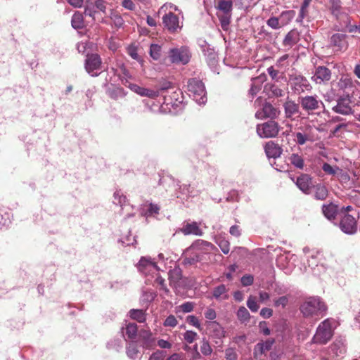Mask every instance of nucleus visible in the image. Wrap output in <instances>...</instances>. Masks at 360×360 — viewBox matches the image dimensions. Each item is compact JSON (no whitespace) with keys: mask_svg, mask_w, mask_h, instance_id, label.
Segmentation results:
<instances>
[{"mask_svg":"<svg viewBox=\"0 0 360 360\" xmlns=\"http://www.w3.org/2000/svg\"><path fill=\"white\" fill-rule=\"evenodd\" d=\"M169 281L171 283L179 281L181 278L180 269H173L172 271H169Z\"/></svg>","mask_w":360,"mask_h":360,"instance_id":"53","label":"nucleus"},{"mask_svg":"<svg viewBox=\"0 0 360 360\" xmlns=\"http://www.w3.org/2000/svg\"><path fill=\"white\" fill-rule=\"evenodd\" d=\"M101 58L96 53L89 54L85 60V69L91 76H98L101 70Z\"/></svg>","mask_w":360,"mask_h":360,"instance_id":"12","label":"nucleus"},{"mask_svg":"<svg viewBox=\"0 0 360 360\" xmlns=\"http://www.w3.org/2000/svg\"><path fill=\"white\" fill-rule=\"evenodd\" d=\"M162 23L169 33L179 32L182 28L179 17L172 11H169L163 15Z\"/></svg>","mask_w":360,"mask_h":360,"instance_id":"11","label":"nucleus"},{"mask_svg":"<svg viewBox=\"0 0 360 360\" xmlns=\"http://www.w3.org/2000/svg\"><path fill=\"white\" fill-rule=\"evenodd\" d=\"M218 17L223 30H227L231 22V14H221L219 15Z\"/></svg>","mask_w":360,"mask_h":360,"instance_id":"45","label":"nucleus"},{"mask_svg":"<svg viewBox=\"0 0 360 360\" xmlns=\"http://www.w3.org/2000/svg\"><path fill=\"white\" fill-rule=\"evenodd\" d=\"M72 26L75 29H82L84 26V17L82 13L76 11L71 20Z\"/></svg>","mask_w":360,"mask_h":360,"instance_id":"34","label":"nucleus"},{"mask_svg":"<svg viewBox=\"0 0 360 360\" xmlns=\"http://www.w3.org/2000/svg\"><path fill=\"white\" fill-rule=\"evenodd\" d=\"M129 316L132 319L136 320L139 323L145 321V314L142 309H131L129 311Z\"/></svg>","mask_w":360,"mask_h":360,"instance_id":"40","label":"nucleus"},{"mask_svg":"<svg viewBox=\"0 0 360 360\" xmlns=\"http://www.w3.org/2000/svg\"><path fill=\"white\" fill-rule=\"evenodd\" d=\"M148 360H163V354L161 351H157L153 353Z\"/></svg>","mask_w":360,"mask_h":360,"instance_id":"64","label":"nucleus"},{"mask_svg":"<svg viewBox=\"0 0 360 360\" xmlns=\"http://www.w3.org/2000/svg\"><path fill=\"white\" fill-rule=\"evenodd\" d=\"M240 281L243 286H250L254 282V277L250 274H246L241 278Z\"/></svg>","mask_w":360,"mask_h":360,"instance_id":"56","label":"nucleus"},{"mask_svg":"<svg viewBox=\"0 0 360 360\" xmlns=\"http://www.w3.org/2000/svg\"><path fill=\"white\" fill-rule=\"evenodd\" d=\"M139 335V338L143 341L144 347L148 348L153 345L154 340L152 338V333L149 330H140Z\"/></svg>","mask_w":360,"mask_h":360,"instance_id":"28","label":"nucleus"},{"mask_svg":"<svg viewBox=\"0 0 360 360\" xmlns=\"http://www.w3.org/2000/svg\"><path fill=\"white\" fill-rule=\"evenodd\" d=\"M124 85L126 86H127L128 88H129L132 91H134L136 94L141 96V93L142 91L143 87L139 86V85H137L136 84H132V83L128 82L127 81H126V82L124 83Z\"/></svg>","mask_w":360,"mask_h":360,"instance_id":"59","label":"nucleus"},{"mask_svg":"<svg viewBox=\"0 0 360 360\" xmlns=\"http://www.w3.org/2000/svg\"><path fill=\"white\" fill-rule=\"evenodd\" d=\"M178 324V321L174 316L169 315L164 321L165 326L175 327Z\"/></svg>","mask_w":360,"mask_h":360,"instance_id":"57","label":"nucleus"},{"mask_svg":"<svg viewBox=\"0 0 360 360\" xmlns=\"http://www.w3.org/2000/svg\"><path fill=\"white\" fill-rule=\"evenodd\" d=\"M265 153L269 158H277L281 156L283 149L274 141H269L264 146Z\"/></svg>","mask_w":360,"mask_h":360,"instance_id":"23","label":"nucleus"},{"mask_svg":"<svg viewBox=\"0 0 360 360\" xmlns=\"http://www.w3.org/2000/svg\"><path fill=\"white\" fill-rule=\"evenodd\" d=\"M127 202V198L120 191H116L114 193V200L113 202L115 205H119L120 207H123Z\"/></svg>","mask_w":360,"mask_h":360,"instance_id":"43","label":"nucleus"},{"mask_svg":"<svg viewBox=\"0 0 360 360\" xmlns=\"http://www.w3.org/2000/svg\"><path fill=\"white\" fill-rule=\"evenodd\" d=\"M345 340L336 339L328 349V360H338L346 354Z\"/></svg>","mask_w":360,"mask_h":360,"instance_id":"9","label":"nucleus"},{"mask_svg":"<svg viewBox=\"0 0 360 360\" xmlns=\"http://www.w3.org/2000/svg\"><path fill=\"white\" fill-rule=\"evenodd\" d=\"M322 212L324 216L328 219H334L337 213V206L333 203L323 205Z\"/></svg>","mask_w":360,"mask_h":360,"instance_id":"33","label":"nucleus"},{"mask_svg":"<svg viewBox=\"0 0 360 360\" xmlns=\"http://www.w3.org/2000/svg\"><path fill=\"white\" fill-rule=\"evenodd\" d=\"M210 326L212 328H213L214 332L215 333V335L218 338H221L224 336V330L222 327L217 322H212Z\"/></svg>","mask_w":360,"mask_h":360,"instance_id":"50","label":"nucleus"},{"mask_svg":"<svg viewBox=\"0 0 360 360\" xmlns=\"http://www.w3.org/2000/svg\"><path fill=\"white\" fill-rule=\"evenodd\" d=\"M314 188V197L319 200H324L328 195V191L326 186L318 184L313 186Z\"/></svg>","mask_w":360,"mask_h":360,"instance_id":"27","label":"nucleus"},{"mask_svg":"<svg viewBox=\"0 0 360 360\" xmlns=\"http://www.w3.org/2000/svg\"><path fill=\"white\" fill-rule=\"evenodd\" d=\"M264 90L270 98L283 97L285 94L283 89L275 84H266Z\"/></svg>","mask_w":360,"mask_h":360,"instance_id":"25","label":"nucleus"},{"mask_svg":"<svg viewBox=\"0 0 360 360\" xmlns=\"http://www.w3.org/2000/svg\"><path fill=\"white\" fill-rule=\"evenodd\" d=\"M296 185L304 193L309 194L313 186L312 179L309 174H302L297 177Z\"/></svg>","mask_w":360,"mask_h":360,"instance_id":"20","label":"nucleus"},{"mask_svg":"<svg viewBox=\"0 0 360 360\" xmlns=\"http://www.w3.org/2000/svg\"><path fill=\"white\" fill-rule=\"evenodd\" d=\"M347 37H348L346 34L335 33L331 36L330 44L335 49V51L344 52L349 46V44L347 40Z\"/></svg>","mask_w":360,"mask_h":360,"instance_id":"15","label":"nucleus"},{"mask_svg":"<svg viewBox=\"0 0 360 360\" xmlns=\"http://www.w3.org/2000/svg\"><path fill=\"white\" fill-rule=\"evenodd\" d=\"M188 252H190V251ZM191 252L193 254V255H190L189 257L186 256L184 259V263L185 264L193 265L202 259V256L200 255V253L194 251H191Z\"/></svg>","mask_w":360,"mask_h":360,"instance_id":"37","label":"nucleus"},{"mask_svg":"<svg viewBox=\"0 0 360 360\" xmlns=\"http://www.w3.org/2000/svg\"><path fill=\"white\" fill-rule=\"evenodd\" d=\"M225 358L226 360H237L238 354L233 348H228L225 351Z\"/></svg>","mask_w":360,"mask_h":360,"instance_id":"54","label":"nucleus"},{"mask_svg":"<svg viewBox=\"0 0 360 360\" xmlns=\"http://www.w3.org/2000/svg\"><path fill=\"white\" fill-rule=\"evenodd\" d=\"M335 321L333 319H326L319 323L311 342L318 345H326L333 336Z\"/></svg>","mask_w":360,"mask_h":360,"instance_id":"1","label":"nucleus"},{"mask_svg":"<svg viewBox=\"0 0 360 360\" xmlns=\"http://www.w3.org/2000/svg\"><path fill=\"white\" fill-rule=\"evenodd\" d=\"M127 354L129 358L136 359L138 357L139 350L136 344L134 342H131L127 347Z\"/></svg>","mask_w":360,"mask_h":360,"instance_id":"38","label":"nucleus"},{"mask_svg":"<svg viewBox=\"0 0 360 360\" xmlns=\"http://www.w3.org/2000/svg\"><path fill=\"white\" fill-rule=\"evenodd\" d=\"M274 343V339H269L264 342L257 343L254 348V357L259 358L262 354L269 351Z\"/></svg>","mask_w":360,"mask_h":360,"instance_id":"22","label":"nucleus"},{"mask_svg":"<svg viewBox=\"0 0 360 360\" xmlns=\"http://www.w3.org/2000/svg\"><path fill=\"white\" fill-rule=\"evenodd\" d=\"M257 108L255 112V117L259 120L269 118L271 120L276 119L281 113L279 109L275 108L270 103L266 102L262 97H258L254 103Z\"/></svg>","mask_w":360,"mask_h":360,"instance_id":"3","label":"nucleus"},{"mask_svg":"<svg viewBox=\"0 0 360 360\" xmlns=\"http://www.w3.org/2000/svg\"><path fill=\"white\" fill-rule=\"evenodd\" d=\"M138 269L146 275L154 274L159 271L156 263L153 262L150 257H145L141 258L138 264Z\"/></svg>","mask_w":360,"mask_h":360,"instance_id":"18","label":"nucleus"},{"mask_svg":"<svg viewBox=\"0 0 360 360\" xmlns=\"http://www.w3.org/2000/svg\"><path fill=\"white\" fill-rule=\"evenodd\" d=\"M330 11L333 15L338 18L340 15L346 13L342 8L340 0H330Z\"/></svg>","mask_w":360,"mask_h":360,"instance_id":"31","label":"nucleus"},{"mask_svg":"<svg viewBox=\"0 0 360 360\" xmlns=\"http://www.w3.org/2000/svg\"><path fill=\"white\" fill-rule=\"evenodd\" d=\"M188 91L189 96L198 104H204L207 101L204 84L195 78H192L188 82Z\"/></svg>","mask_w":360,"mask_h":360,"instance_id":"5","label":"nucleus"},{"mask_svg":"<svg viewBox=\"0 0 360 360\" xmlns=\"http://www.w3.org/2000/svg\"><path fill=\"white\" fill-rule=\"evenodd\" d=\"M280 129L281 127L278 123L274 120H270L257 126V133L261 138L276 137L278 134Z\"/></svg>","mask_w":360,"mask_h":360,"instance_id":"8","label":"nucleus"},{"mask_svg":"<svg viewBox=\"0 0 360 360\" xmlns=\"http://www.w3.org/2000/svg\"><path fill=\"white\" fill-rule=\"evenodd\" d=\"M300 131L295 133V141L300 145L303 146L307 142H314L317 140V129L311 125H306L299 128Z\"/></svg>","mask_w":360,"mask_h":360,"instance_id":"6","label":"nucleus"},{"mask_svg":"<svg viewBox=\"0 0 360 360\" xmlns=\"http://www.w3.org/2000/svg\"><path fill=\"white\" fill-rule=\"evenodd\" d=\"M180 231L186 236L195 235L201 236L203 234V231L195 221L191 223L185 222L180 229Z\"/></svg>","mask_w":360,"mask_h":360,"instance_id":"21","label":"nucleus"},{"mask_svg":"<svg viewBox=\"0 0 360 360\" xmlns=\"http://www.w3.org/2000/svg\"><path fill=\"white\" fill-rule=\"evenodd\" d=\"M161 52L162 48L160 45L156 44H152L150 45L149 54L153 60H159L161 56Z\"/></svg>","mask_w":360,"mask_h":360,"instance_id":"39","label":"nucleus"},{"mask_svg":"<svg viewBox=\"0 0 360 360\" xmlns=\"http://www.w3.org/2000/svg\"><path fill=\"white\" fill-rule=\"evenodd\" d=\"M184 313H188L193 311L194 304L191 302H186L179 307Z\"/></svg>","mask_w":360,"mask_h":360,"instance_id":"58","label":"nucleus"},{"mask_svg":"<svg viewBox=\"0 0 360 360\" xmlns=\"http://www.w3.org/2000/svg\"><path fill=\"white\" fill-rule=\"evenodd\" d=\"M200 352L205 356H209L212 353V348L205 338H203L201 341Z\"/></svg>","mask_w":360,"mask_h":360,"instance_id":"44","label":"nucleus"},{"mask_svg":"<svg viewBox=\"0 0 360 360\" xmlns=\"http://www.w3.org/2000/svg\"><path fill=\"white\" fill-rule=\"evenodd\" d=\"M111 20H112L113 24L117 27H121L124 24V20L122 16L117 13H113L110 16Z\"/></svg>","mask_w":360,"mask_h":360,"instance_id":"52","label":"nucleus"},{"mask_svg":"<svg viewBox=\"0 0 360 360\" xmlns=\"http://www.w3.org/2000/svg\"><path fill=\"white\" fill-rule=\"evenodd\" d=\"M160 95L159 91H155L149 89H146L143 87L142 91L141 93V96H146L150 98H155Z\"/></svg>","mask_w":360,"mask_h":360,"instance_id":"48","label":"nucleus"},{"mask_svg":"<svg viewBox=\"0 0 360 360\" xmlns=\"http://www.w3.org/2000/svg\"><path fill=\"white\" fill-rule=\"evenodd\" d=\"M298 102L302 109L308 115H312L320 110L326 112L325 105L317 95L300 96Z\"/></svg>","mask_w":360,"mask_h":360,"instance_id":"4","label":"nucleus"},{"mask_svg":"<svg viewBox=\"0 0 360 360\" xmlns=\"http://www.w3.org/2000/svg\"><path fill=\"white\" fill-rule=\"evenodd\" d=\"M168 56L172 63L187 64L191 59V53L186 46L170 49Z\"/></svg>","mask_w":360,"mask_h":360,"instance_id":"7","label":"nucleus"},{"mask_svg":"<svg viewBox=\"0 0 360 360\" xmlns=\"http://www.w3.org/2000/svg\"><path fill=\"white\" fill-rule=\"evenodd\" d=\"M155 282L160 285L161 289H162L166 293H168L169 292V289L167 288L165 285V279L161 277L160 276H158L156 279Z\"/></svg>","mask_w":360,"mask_h":360,"instance_id":"62","label":"nucleus"},{"mask_svg":"<svg viewBox=\"0 0 360 360\" xmlns=\"http://www.w3.org/2000/svg\"><path fill=\"white\" fill-rule=\"evenodd\" d=\"M290 83L292 89L297 94H300L305 91H310L312 89L307 79L302 75L291 76Z\"/></svg>","mask_w":360,"mask_h":360,"instance_id":"10","label":"nucleus"},{"mask_svg":"<svg viewBox=\"0 0 360 360\" xmlns=\"http://www.w3.org/2000/svg\"><path fill=\"white\" fill-rule=\"evenodd\" d=\"M204 43L205 44L201 45V49L204 53L207 63L211 68H214L218 64L217 53L213 48H211L210 45L207 44L205 41Z\"/></svg>","mask_w":360,"mask_h":360,"instance_id":"19","label":"nucleus"},{"mask_svg":"<svg viewBox=\"0 0 360 360\" xmlns=\"http://www.w3.org/2000/svg\"><path fill=\"white\" fill-rule=\"evenodd\" d=\"M322 169L328 174L335 175L338 172L341 171L338 167H332L330 164L325 162L322 166Z\"/></svg>","mask_w":360,"mask_h":360,"instance_id":"46","label":"nucleus"},{"mask_svg":"<svg viewBox=\"0 0 360 360\" xmlns=\"http://www.w3.org/2000/svg\"><path fill=\"white\" fill-rule=\"evenodd\" d=\"M213 250H217V248L211 243L203 240H197L187 249L186 253H188L189 251H194L201 255Z\"/></svg>","mask_w":360,"mask_h":360,"instance_id":"16","label":"nucleus"},{"mask_svg":"<svg viewBox=\"0 0 360 360\" xmlns=\"http://www.w3.org/2000/svg\"><path fill=\"white\" fill-rule=\"evenodd\" d=\"M247 306L252 312H257L259 309V305L257 303L256 299L252 296L248 297Z\"/></svg>","mask_w":360,"mask_h":360,"instance_id":"49","label":"nucleus"},{"mask_svg":"<svg viewBox=\"0 0 360 360\" xmlns=\"http://www.w3.org/2000/svg\"><path fill=\"white\" fill-rule=\"evenodd\" d=\"M184 340L189 343H193L198 338V334L193 330H187L183 334Z\"/></svg>","mask_w":360,"mask_h":360,"instance_id":"47","label":"nucleus"},{"mask_svg":"<svg viewBox=\"0 0 360 360\" xmlns=\"http://www.w3.org/2000/svg\"><path fill=\"white\" fill-rule=\"evenodd\" d=\"M340 228L347 234L354 233L357 230L355 218L350 214H345L340 222Z\"/></svg>","mask_w":360,"mask_h":360,"instance_id":"17","label":"nucleus"},{"mask_svg":"<svg viewBox=\"0 0 360 360\" xmlns=\"http://www.w3.org/2000/svg\"><path fill=\"white\" fill-rule=\"evenodd\" d=\"M290 164L299 169H302L304 167V158L297 153H292L288 157Z\"/></svg>","mask_w":360,"mask_h":360,"instance_id":"30","label":"nucleus"},{"mask_svg":"<svg viewBox=\"0 0 360 360\" xmlns=\"http://www.w3.org/2000/svg\"><path fill=\"white\" fill-rule=\"evenodd\" d=\"M333 111L343 115H348L352 113L351 99L349 96L340 97L337 100V104L332 108Z\"/></svg>","mask_w":360,"mask_h":360,"instance_id":"13","label":"nucleus"},{"mask_svg":"<svg viewBox=\"0 0 360 360\" xmlns=\"http://www.w3.org/2000/svg\"><path fill=\"white\" fill-rule=\"evenodd\" d=\"M216 8L222 12V14H231L233 2L231 0L219 1Z\"/></svg>","mask_w":360,"mask_h":360,"instance_id":"29","label":"nucleus"},{"mask_svg":"<svg viewBox=\"0 0 360 360\" xmlns=\"http://www.w3.org/2000/svg\"><path fill=\"white\" fill-rule=\"evenodd\" d=\"M215 243L219 245L222 252L225 255L228 254L230 250V243L221 236L215 238Z\"/></svg>","mask_w":360,"mask_h":360,"instance_id":"36","label":"nucleus"},{"mask_svg":"<svg viewBox=\"0 0 360 360\" xmlns=\"http://www.w3.org/2000/svg\"><path fill=\"white\" fill-rule=\"evenodd\" d=\"M297 33L295 31H290L285 35L283 44L284 46L291 48L297 42Z\"/></svg>","mask_w":360,"mask_h":360,"instance_id":"32","label":"nucleus"},{"mask_svg":"<svg viewBox=\"0 0 360 360\" xmlns=\"http://www.w3.org/2000/svg\"><path fill=\"white\" fill-rule=\"evenodd\" d=\"M187 322L195 326V328L200 329V324L199 323V321L197 317L193 315H190L187 317Z\"/></svg>","mask_w":360,"mask_h":360,"instance_id":"60","label":"nucleus"},{"mask_svg":"<svg viewBox=\"0 0 360 360\" xmlns=\"http://www.w3.org/2000/svg\"><path fill=\"white\" fill-rule=\"evenodd\" d=\"M299 105L292 100H287L283 104L285 117L294 120L293 116L300 113Z\"/></svg>","mask_w":360,"mask_h":360,"instance_id":"24","label":"nucleus"},{"mask_svg":"<svg viewBox=\"0 0 360 360\" xmlns=\"http://www.w3.org/2000/svg\"><path fill=\"white\" fill-rule=\"evenodd\" d=\"M265 80L264 75H259L252 79L251 85L248 94L252 97L255 96L262 89V84Z\"/></svg>","mask_w":360,"mask_h":360,"instance_id":"26","label":"nucleus"},{"mask_svg":"<svg viewBox=\"0 0 360 360\" xmlns=\"http://www.w3.org/2000/svg\"><path fill=\"white\" fill-rule=\"evenodd\" d=\"M213 297L217 300H226L229 295L225 285L221 284L216 287L213 290Z\"/></svg>","mask_w":360,"mask_h":360,"instance_id":"35","label":"nucleus"},{"mask_svg":"<svg viewBox=\"0 0 360 360\" xmlns=\"http://www.w3.org/2000/svg\"><path fill=\"white\" fill-rule=\"evenodd\" d=\"M237 317L240 321L246 322L249 321L250 314L245 307H240L237 311Z\"/></svg>","mask_w":360,"mask_h":360,"instance_id":"42","label":"nucleus"},{"mask_svg":"<svg viewBox=\"0 0 360 360\" xmlns=\"http://www.w3.org/2000/svg\"><path fill=\"white\" fill-rule=\"evenodd\" d=\"M273 314V310L270 308L264 307L262 308L260 311V315L264 319H269L270 318Z\"/></svg>","mask_w":360,"mask_h":360,"instance_id":"63","label":"nucleus"},{"mask_svg":"<svg viewBox=\"0 0 360 360\" xmlns=\"http://www.w3.org/2000/svg\"><path fill=\"white\" fill-rule=\"evenodd\" d=\"M259 332L264 335H269L270 334V329L269 328L267 323L265 321H262L259 324Z\"/></svg>","mask_w":360,"mask_h":360,"instance_id":"61","label":"nucleus"},{"mask_svg":"<svg viewBox=\"0 0 360 360\" xmlns=\"http://www.w3.org/2000/svg\"><path fill=\"white\" fill-rule=\"evenodd\" d=\"M301 312L304 316H323L327 310V307L318 297H310L300 307Z\"/></svg>","mask_w":360,"mask_h":360,"instance_id":"2","label":"nucleus"},{"mask_svg":"<svg viewBox=\"0 0 360 360\" xmlns=\"http://www.w3.org/2000/svg\"><path fill=\"white\" fill-rule=\"evenodd\" d=\"M266 24L272 29L277 30L281 27L278 18L271 17L267 20Z\"/></svg>","mask_w":360,"mask_h":360,"instance_id":"55","label":"nucleus"},{"mask_svg":"<svg viewBox=\"0 0 360 360\" xmlns=\"http://www.w3.org/2000/svg\"><path fill=\"white\" fill-rule=\"evenodd\" d=\"M289 298L288 296H281L274 300V306L276 307H282L285 308L288 304Z\"/></svg>","mask_w":360,"mask_h":360,"instance_id":"51","label":"nucleus"},{"mask_svg":"<svg viewBox=\"0 0 360 360\" xmlns=\"http://www.w3.org/2000/svg\"><path fill=\"white\" fill-rule=\"evenodd\" d=\"M331 78V71L325 66H318L311 77V80L317 84H325Z\"/></svg>","mask_w":360,"mask_h":360,"instance_id":"14","label":"nucleus"},{"mask_svg":"<svg viewBox=\"0 0 360 360\" xmlns=\"http://www.w3.org/2000/svg\"><path fill=\"white\" fill-rule=\"evenodd\" d=\"M126 335L129 339H134L137 335V325L129 323L126 327Z\"/></svg>","mask_w":360,"mask_h":360,"instance_id":"41","label":"nucleus"}]
</instances>
